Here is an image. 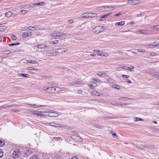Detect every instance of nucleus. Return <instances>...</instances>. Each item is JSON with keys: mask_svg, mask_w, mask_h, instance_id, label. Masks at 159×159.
Instances as JSON below:
<instances>
[{"mask_svg": "<svg viewBox=\"0 0 159 159\" xmlns=\"http://www.w3.org/2000/svg\"><path fill=\"white\" fill-rule=\"evenodd\" d=\"M54 53L53 52H48L47 53V55L48 56H50V55H54Z\"/></svg>", "mask_w": 159, "mask_h": 159, "instance_id": "nucleus-46", "label": "nucleus"}, {"mask_svg": "<svg viewBox=\"0 0 159 159\" xmlns=\"http://www.w3.org/2000/svg\"><path fill=\"white\" fill-rule=\"evenodd\" d=\"M3 156V152H2V150L0 149V158L2 157Z\"/></svg>", "mask_w": 159, "mask_h": 159, "instance_id": "nucleus-44", "label": "nucleus"}, {"mask_svg": "<svg viewBox=\"0 0 159 159\" xmlns=\"http://www.w3.org/2000/svg\"><path fill=\"white\" fill-rule=\"evenodd\" d=\"M97 75L102 77H104L106 76V74L105 73L101 72V71L99 72L97 74Z\"/></svg>", "mask_w": 159, "mask_h": 159, "instance_id": "nucleus-15", "label": "nucleus"}, {"mask_svg": "<svg viewBox=\"0 0 159 159\" xmlns=\"http://www.w3.org/2000/svg\"><path fill=\"white\" fill-rule=\"evenodd\" d=\"M98 15L96 13L89 12V17L93 18L97 16Z\"/></svg>", "mask_w": 159, "mask_h": 159, "instance_id": "nucleus-12", "label": "nucleus"}, {"mask_svg": "<svg viewBox=\"0 0 159 159\" xmlns=\"http://www.w3.org/2000/svg\"><path fill=\"white\" fill-rule=\"evenodd\" d=\"M97 93H98L95 91H94L92 92L91 93V94L92 95H96Z\"/></svg>", "mask_w": 159, "mask_h": 159, "instance_id": "nucleus-49", "label": "nucleus"}, {"mask_svg": "<svg viewBox=\"0 0 159 159\" xmlns=\"http://www.w3.org/2000/svg\"><path fill=\"white\" fill-rule=\"evenodd\" d=\"M134 68V66H132L131 68L128 67H126V68H125V69L129 70L130 71H133Z\"/></svg>", "mask_w": 159, "mask_h": 159, "instance_id": "nucleus-23", "label": "nucleus"}, {"mask_svg": "<svg viewBox=\"0 0 159 159\" xmlns=\"http://www.w3.org/2000/svg\"><path fill=\"white\" fill-rule=\"evenodd\" d=\"M28 70H33L35 71H37L38 70V69H37L33 68L32 67H28L27 68Z\"/></svg>", "mask_w": 159, "mask_h": 159, "instance_id": "nucleus-28", "label": "nucleus"}, {"mask_svg": "<svg viewBox=\"0 0 159 159\" xmlns=\"http://www.w3.org/2000/svg\"><path fill=\"white\" fill-rule=\"evenodd\" d=\"M20 12L22 13H23L24 14H25L27 12V11L23 10L20 11Z\"/></svg>", "mask_w": 159, "mask_h": 159, "instance_id": "nucleus-51", "label": "nucleus"}, {"mask_svg": "<svg viewBox=\"0 0 159 159\" xmlns=\"http://www.w3.org/2000/svg\"><path fill=\"white\" fill-rule=\"evenodd\" d=\"M5 144L4 142L0 140V146H2L4 145Z\"/></svg>", "mask_w": 159, "mask_h": 159, "instance_id": "nucleus-43", "label": "nucleus"}, {"mask_svg": "<svg viewBox=\"0 0 159 159\" xmlns=\"http://www.w3.org/2000/svg\"><path fill=\"white\" fill-rule=\"evenodd\" d=\"M107 81L108 82H110L111 81H112V80L111 79H109L107 80Z\"/></svg>", "mask_w": 159, "mask_h": 159, "instance_id": "nucleus-64", "label": "nucleus"}, {"mask_svg": "<svg viewBox=\"0 0 159 159\" xmlns=\"http://www.w3.org/2000/svg\"><path fill=\"white\" fill-rule=\"evenodd\" d=\"M98 11H102V12L108 11L110 10H107V6H103L100 7L96 9Z\"/></svg>", "mask_w": 159, "mask_h": 159, "instance_id": "nucleus-4", "label": "nucleus"}, {"mask_svg": "<svg viewBox=\"0 0 159 159\" xmlns=\"http://www.w3.org/2000/svg\"><path fill=\"white\" fill-rule=\"evenodd\" d=\"M137 51L140 52H145V50L144 49H137Z\"/></svg>", "mask_w": 159, "mask_h": 159, "instance_id": "nucleus-34", "label": "nucleus"}, {"mask_svg": "<svg viewBox=\"0 0 159 159\" xmlns=\"http://www.w3.org/2000/svg\"><path fill=\"white\" fill-rule=\"evenodd\" d=\"M133 5H135L140 3V1L139 0H132Z\"/></svg>", "mask_w": 159, "mask_h": 159, "instance_id": "nucleus-17", "label": "nucleus"}, {"mask_svg": "<svg viewBox=\"0 0 159 159\" xmlns=\"http://www.w3.org/2000/svg\"><path fill=\"white\" fill-rule=\"evenodd\" d=\"M90 56L95 57L96 55V54H90Z\"/></svg>", "mask_w": 159, "mask_h": 159, "instance_id": "nucleus-62", "label": "nucleus"}, {"mask_svg": "<svg viewBox=\"0 0 159 159\" xmlns=\"http://www.w3.org/2000/svg\"><path fill=\"white\" fill-rule=\"evenodd\" d=\"M44 112H45V111H40V113H36V112H34V111L33 112V114L35 116H42L43 115V113H44Z\"/></svg>", "mask_w": 159, "mask_h": 159, "instance_id": "nucleus-11", "label": "nucleus"}, {"mask_svg": "<svg viewBox=\"0 0 159 159\" xmlns=\"http://www.w3.org/2000/svg\"><path fill=\"white\" fill-rule=\"evenodd\" d=\"M49 43L50 44H57L58 43V41L57 40H55L54 41H49Z\"/></svg>", "mask_w": 159, "mask_h": 159, "instance_id": "nucleus-30", "label": "nucleus"}, {"mask_svg": "<svg viewBox=\"0 0 159 159\" xmlns=\"http://www.w3.org/2000/svg\"><path fill=\"white\" fill-rule=\"evenodd\" d=\"M150 55L153 56H155L157 55V53L154 52H152L151 53Z\"/></svg>", "mask_w": 159, "mask_h": 159, "instance_id": "nucleus-48", "label": "nucleus"}, {"mask_svg": "<svg viewBox=\"0 0 159 159\" xmlns=\"http://www.w3.org/2000/svg\"><path fill=\"white\" fill-rule=\"evenodd\" d=\"M135 119V121H143L144 120L143 119H142L140 118H138L135 117L134 118Z\"/></svg>", "mask_w": 159, "mask_h": 159, "instance_id": "nucleus-29", "label": "nucleus"}, {"mask_svg": "<svg viewBox=\"0 0 159 159\" xmlns=\"http://www.w3.org/2000/svg\"><path fill=\"white\" fill-rule=\"evenodd\" d=\"M116 6H107V10H109V9H111V10H114V9H116Z\"/></svg>", "mask_w": 159, "mask_h": 159, "instance_id": "nucleus-21", "label": "nucleus"}, {"mask_svg": "<svg viewBox=\"0 0 159 159\" xmlns=\"http://www.w3.org/2000/svg\"><path fill=\"white\" fill-rule=\"evenodd\" d=\"M68 49L67 48H61L57 49V52L60 53H62L64 52H68Z\"/></svg>", "mask_w": 159, "mask_h": 159, "instance_id": "nucleus-5", "label": "nucleus"}, {"mask_svg": "<svg viewBox=\"0 0 159 159\" xmlns=\"http://www.w3.org/2000/svg\"><path fill=\"white\" fill-rule=\"evenodd\" d=\"M120 105H121V106H123V105H128L129 104H126V103H120Z\"/></svg>", "mask_w": 159, "mask_h": 159, "instance_id": "nucleus-55", "label": "nucleus"}, {"mask_svg": "<svg viewBox=\"0 0 159 159\" xmlns=\"http://www.w3.org/2000/svg\"><path fill=\"white\" fill-rule=\"evenodd\" d=\"M75 141L79 142H82L83 140L80 137L77 136Z\"/></svg>", "mask_w": 159, "mask_h": 159, "instance_id": "nucleus-25", "label": "nucleus"}, {"mask_svg": "<svg viewBox=\"0 0 159 159\" xmlns=\"http://www.w3.org/2000/svg\"><path fill=\"white\" fill-rule=\"evenodd\" d=\"M73 20H68V21H67V24H70L73 23Z\"/></svg>", "mask_w": 159, "mask_h": 159, "instance_id": "nucleus-41", "label": "nucleus"}, {"mask_svg": "<svg viewBox=\"0 0 159 159\" xmlns=\"http://www.w3.org/2000/svg\"><path fill=\"white\" fill-rule=\"evenodd\" d=\"M131 99V98H128L125 97V98H120L118 99V100L123 101L124 100H127V99Z\"/></svg>", "mask_w": 159, "mask_h": 159, "instance_id": "nucleus-27", "label": "nucleus"}, {"mask_svg": "<svg viewBox=\"0 0 159 159\" xmlns=\"http://www.w3.org/2000/svg\"><path fill=\"white\" fill-rule=\"evenodd\" d=\"M27 104L28 105L31 106L32 107H33L34 108H36L41 107L44 106H42V105H37L36 104H28V103H27V104Z\"/></svg>", "mask_w": 159, "mask_h": 159, "instance_id": "nucleus-10", "label": "nucleus"}, {"mask_svg": "<svg viewBox=\"0 0 159 159\" xmlns=\"http://www.w3.org/2000/svg\"><path fill=\"white\" fill-rule=\"evenodd\" d=\"M27 61L28 62L31 64H37L38 63V62L37 61H34L32 60H28Z\"/></svg>", "mask_w": 159, "mask_h": 159, "instance_id": "nucleus-20", "label": "nucleus"}, {"mask_svg": "<svg viewBox=\"0 0 159 159\" xmlns=\"http://www.w3.org/2000/svg\"><path fill=\"white\" fill-rule=\"evenodd\" d=\"M157 42H154L152 44V46H153V48H154L155 47H157V46H155L157 45Z\"/></svg>", "mask_w": 159, "mask_h": 159, "instance_id": "nucleus-42", "label": "nucleus"}, {"mask_svg": "<svg viewBox=\"0 0 159 159\" xmlns=\"http://www.w3.org/2000/svg\"><path fill=\"white\" fill-rule=\"evenodd\" d=\"M121 14V13H119L117 14H114V16H118L120 15Z\"/></svg>", "mask_w": 159, "mask_h": 159, "instance_id": "nucleus-57", "label": "nucleus"}, {"mask_svg": "<svg viewBox=\"0 0 159 159\" xmlns=\"http://www.w3.org/2000/svg\"><path fill=\"white\" fill-rule=\"evenodd\" d=\"M125 23L124 21H121L118 22H116L115 24V25L116 26H122Z\"/></svg>", "mask_w": 159, "mask_h": 159, "instance_id": "nucleus-13", "label": "nucleus"}, {"mask_svg": "<svg viewBox=\"0 0 159 159\" xmlns=\"http://www.w3.org/2000/svg\"><path fill=\"white\" fill-rule=\"evenodd\" d=\"M104 30L103 26H98L95 27L92 30V32L95 34H98Z\"/></svg>", "mask_w": 159, "mask_h": 159, "instance_id": "nucleus-2", "label": "nucleus"}, {"mask_svg": "<svg viewBox=\"0 0 159 159\" xmlns=\"http://www.w3.org/2000/svg\"><path fill=\"white\" fill-rule=\"evenodd\" d=\"M77 136L76 135H72L71 136V137L72 139L75 140Z\"/></svg>", "mask_w": 159, "mask_h": 159, "instance_id": "nucleus-45", "label": "nucleus"}, {"mask_svg": "<svg viewBox=\"0 0 159 159\" xmlns=\"http://www.w3.org/2000/svg\"><path fill=\"white\" fill-rule=\"evenodd\" d=\"M36 6V4L35 3H34L31 5H29V7H34L35 6Z\"/></svg>", "mask_w": 159, "mask_h": 159, "instance_id": "nucleus-50", "label": "nucleus"}, {"mask_svg": "<svg viewBox=\"0 0 159 159\" xmlns=\"http://www.w3.org/2000/svg\"><path fill=\"white\" fill-rule=\"evenodd\" d=\"M32 34L31 32H25L23 33L22 34V37L23 38H26L28 37L31 36Z\"/></svg>", "mask_w": 159, "mask_h": 159, "instance_id": "nucleus-7", "label": "nucleus"}, {"mask_svg": "<svg viewBox=\"0 0 159 159\" xmlns=\"http://www.w3.org/2000/svg\"><path fill=\"white\" fill-rule=\"evenodd\" d=\"M122 77L123 78H127L129 77V75H122Z\"/></svg>", "mask_w": 159, "mask_h": 159, "instance_id": "nucleus-53", "label": "nucleus"}, {"mask_svg": "<svg viewBox=\"0 0 159 159\" xmlns=\"http://www.w3.org/2000/svg\"><path fill=\"white\" fill-rule=\"evenodd\" d=\"M146 31H147L145 30H140L139 31L140 33H142V34L147 33V32H146Z\"/></svg>", "mask_w": 159, "mask_h": 159, "instance_id": "nucleus-47", "label": "nucleus"}, {"mask_svg": "<svg viewBox=\"0 0 159 159\" xmlns=\"http://www.w3.org/2000/svg\"><path fill=\"white\" fill-rule=\"evenodd\" d=\"M37 47L39 48L42 49L46 47V46L45 45L43 44H40L39 45H38Z\"/></svg>", "mask_w": 159, "mask_h": 159, "instance_id": "nucleus-19", "label": "nucleus"}, {"mask_svg": "<svg viewBox=\"0 0 159 159\" xmlns=\"http://www.w3.org/2000/svg\"><path fill=\"white\" fill-rule=\"evenodd\" d=\"M52 93H58L61 90V89L59 87H52Z\"/></svg>", "mask_w": 159, "mask_h": 159, "instance_id": "nucleus-8", "label": "nucleus"}, {"mask_svg": "<svg viewBox=\"0 0 159 159\" xmlns=\"http://www.w3.org/2000/svg\"><path fill=\"white\" fill-rule=\"evenodd\" d=\"M95 101H98L99 102H102V103H104L105 102V101L103 99H97V100H95Z\"/></svg>", "mask_w": 159, "mask_h": 159, "instance_id": "nucleus-36", "label": "nucleus"}, {"mask_svg": "<svg viewBox=\"0 0 159 159\" xmlns=\"http://www.w3.org/2000/svg\"><path fill=\"white\" fill-rule=\"evenodd\" d=\"M11 38L13 40H16L17 39L16 37L13 35H11Z\"/></svg>", "mask_w": 159, "mask_h": 159, "instance_id": "nucleus-38", "label": "nucleus"}, {"mask_svg": "<svg viewBox=\"0 0 159 159\" xmlns=\"http://www.w3.org/2000/svg\"><path fill=\"white\" fill-rule=\"evenodd\" d=\"M12 14V13L10 11H8L5 14V16L7 17H9L11 16Z\"/></svg>", "mask_w": 159, "mask_h": 159, "instance_id": "nucleus-18", "label": "nucleus"}, {"mask_svg": "<svg viewBox=\"0 0 159 159\" xmlns=\"http://www.w3.org/2000/svg\"><path fill=\"white\" fill-rule=\"evenodd\" d=\"M11 53V52L9 50H7L5 51H4L3 52V53L5 54H9Z\"/></svg>", "mask_w": 159, "mask_h": 159, "instance_id": "nucleus-33", "label": "nucleus"}, {"mask_svg": "<svg viewBox=\"0 0 159 159\" xmlns=\"http://www.w3.org/2000/svg\"><path fill=\"white\" fill-rule=\"evenodd\" d=\"M53 139H54L55 140H56L57 141H58L60 138V137H53Z\"/></svg>", "mask_w": 159, "mask_h": 159, "instance_id": "nucleus-52", "label": "nucleus"}, {"mask_svg": "<svg viewBox=\"0 0 159 159\" xmlns=\"http://www.w3.org/2000/svg\"><path fill=\"white\" fill-rule=\"evenodd\" d=\"M52 87H47L46 92L49 93H52Z\"/></svg>", "mask_w": 159, "mask_h": 159, "instance_id": "nucleus-22", "label": "nucleus"}, {"mask_svg": "<svg viewBox=\"0 0 159 159\" xmlns=\"http://www.w3.org/2000/svg\"><path fill=\"white\" fill-rule=\"evenodd\" d=\"M20 76L24 77H28L29 75L26 74H21L20 75Z\"/></svg>", "mask_w": 159, "mask_h": 159, "instance_id": "nucleus-32", "label": "nucleus"}, {"mask_svg": "<svg viewBox=\"0 0 159 159\" xmlns=\"http://www.w3.org/2000/svg\"><path fill=\"white\" fill-rule=\"evenodd\" d=\"M82 18H87L89 17V12L85 13L81 16Z\"/></svg>", "mask_w": 159, "mask_h": 159, "instance_id": "nucleus-9", "label": "nucleus"}, {"mask_svg": "<svg viewBox=\"0 0 159 159\" xmlns=\"http://www.w3.org/2000/svg\"><path fill=\"white\" fill-rule=\"evenodd\" d=\"M111 134L113 135H115V136L116 135V134L114 132H112Z\"/></svg>", "mask_w": 159, "mask_h": 159, "instance_id": "nucleus-59", "label": "nucleus"}, {"mask_svg": "<svg viewBox=\"0 0 159 159\" xmlns=\"http://www.w3.org/2000/svg\"><path fill=\"white\" fill-rule=\"evenodd\" d=\"M20 44L19 43H11L8 44V45L10 46H13L15 45H17Z\"/></svg>", "mask_w": 159, "mask_h": 159, "instance_id": "nucleus-35", "label": "nucleus"}, {"mask_svg": "<svg viewBox=\"0 0 159 159\" xmlns=\"http://www.w3.org/2000/svg\"><path fill=\"white\" fill-rule=\"evenodd\" d=\"M152 44H149L148 45H145V47L146 48H153V46H152Z\"/></svg>", "mask_w": 159, "mask_h": 159, "instance_id": "nucleus-37", "label": "nucleus"}, {"mask_svg": "<svg viewBox=\"0 0 159 159\" xmlns=\"http://www.w3.org/2000/svg\"><path fill=\"white\" fill-rule=\"evenodd\" d=\"M82 91L81 90H79L78 91V92L79 93H82Z\"/></svg>", "mask_w": 159, "mask_h": 159, "instance_id": "nucleus-60", "label": "nucleus"}, {"mask_svg": "<svg viewBox=\"0 0 159 159\" xmlns=\"http://www.w3.org/2000/svg\"><path fill=\"white\" fill-rule=\"evenodd\" d=\"M44 112L50 113V114H49V115L50 116L52 117H57L59 116V114L58 113L55 111H51L50 112L48 111H45Z\"/></svg>", "mask_w": 159, "mask_h": 159, "instance_id": "nucleus-3", "label": "nucleus"}, {"mask_svg": "<svg viewBox=\"0 0 159 159\" xmlns=\"http://www.w3.org/2000/svg\"><path fill=\"white\" fill-rule=\"evenodd\" d=\"M112 87L113 88H114L115 89H120V87L118 85L115 84L113 85Z\"/></svg>", "mask_w": 159, "mask_h": 159, "instance_id": "nucleus-31", "label": "nucleus"}, {"mask_svg": "<svg viewBox=\"0 0 159 159\" xmlns=\"http://www.w3.org/2000/svg\"><path fill=\"white\" fill-rule=\"evenodd\" d=\"M6 29V27L4 26H0V31H4Z\"/></svg>", "mask_w": 159, "mask_h": 159, "instance_id": "nucleus-24", "label": "nucleus"}, {"mask_svg": "<svg viewBox=\"0 0 159 159\" xmlns=\"http://www.w3.org/2000/svg\"><path fill=\"white\" fill-rule=\"evenodd\" d=\"M112 14L111 13H108L102 16L101 17H100V18H104L107 17L108 16Z\"/></svg>", "mask_w": 159, "mask_h": 159, "instance_id": "nucleus-16", "label": "nucleus"}, {"mask_svg": "<svg viewBox=\"0 0 159 159\" xmlns=\"http://www.w3.org/2000/svg\"><path fill=\"white\" fill-rule=\"evenodd\" d=\"M20 153L18 150H16L13 152L12 154V157L13 158H16L18 157Z\"/></svg>", "mask_w": 159, "mask_h": 159, "instance_id": "nucleus-6", "label": "nucleus"}, {"mask_svg": "<svg viewBox=\"0 0 159 159\" xmlns=\"http://www.w3.org/2000/svg\"><path fill=\"white\" fill-rule=\"evenodd\" d=\"M127 3L129 4L130 5H133V1L132 0H128Z\"/></svg>", "mask_w": 159, "mask_h": 159, "instance_id": "nucleus-39", "label": "nucleus"}, {"mask_svg": "<svg viewBox=\"0 0 159 159\" xmlns=\"http://www.w3.org/2000/svg\"><path fill=\"white\" fill-rule=\"evenodd\" d=\"M30 28H34V29L35 30H38L40 29V28L39 27H36V26H29L27 27L28 29H29V30H32V29H30Z\"/></svg>", "mask_w": 159, "mask_h": 159, "instance_id": "nucleus-14", "label": "nucleus"}, {"mask_svg": "<svg viewBox=\"0 0 159 159\" xmlns=\"http://www.w3.org/2000/svg\"><path fill=\"white\" fill-rule=\"evenodd\" d=\"M89 86L92 89H93V85L92 84H89Z\"/></svg>", "mask_w": 159, "mask_h": 159, "instance_id": "nucleus-63", "label": "nucleus"}, {"mask_svg": "<svg viewBox=\"0 0 159 159\" xmlns=\"http://www.w3.org/2000/svg\"><path fill=\"white\" fill-rule=\"evenodd\" d=\"M50 35L54 38L56 39L58 37L64 38L66 37L67 35L66 34L62 32H54L52 33Z\"/></svg>", "mask_w": 159, "mask_h": 159, "instance_id": "nucleus-1", "label": "nucleus"}, {"mask_svg": "<svg viewBox=\"0 0 159 159\" xmlns=\"http://www.w3.org/2000/svg\"><path fill=\"white\" fill-rule=\"evenodd\" d=\"M101 51H97V54L98 55L101 56Z\"/></svg>", "mask_w": 159, "mask_h": 159, "instance_id": "nucleus-54", "label": "nucleus"}, {"mask_svg": "<svg viewBox=\"0 0 159 159\" xmlns=\"http://www.w3.org/2000/svg\"><path fill=\"white\" fill-rule=\"evenodd\" d=\"M158 73H152L151 74V75L153 76H154L156 78H158Z\"/></svg>", "mask_w": 159, "mask_h": 159, "instance_id": "nucleus-26", "label": "nucleus"}, {"mask_svg": "<svg viewBox=\"0 0 159 159\" xmlns=\"http://www.w3.org/2000/svg\"><path fill=\"white\" fill-rule=\"evenodd\" d=\"M134 21H132L129 22V24L130 25H132L134 24Z\"/></svg>", "mask_w": 159, "mask_h": 159, "instance_id": "nucleus-61", "label": "nucleus"}, {"mask_svg": "<svg viewBox=\"0 0 159 159\" xmlns=\"http://www.w3.org/2000/svg\"><path fill=\"white\" fill-rule=\"evenodd\" d=\"M47 89V88H46V87H43L42 88V89L43 90L45 91H46Z\"/></svg>", "mask_w": 159, "mask_h": 159, "instance_id": "nucleus-56", "label": "nucleus"}, {"mask_svg": "<svg viewBox=\"0 0 159 159\" xmlns=\"http://www.w3.org/2000/svg\"><path fill=\"white\" fill-rule=\"evenodd\" d=\"M71 159H78V157L76 156H74L72 157Z\"/></svg>", "mask_w": 159, "mask_h": 159, "instance_id": "nucleus-58", "label": "nucleus"}, {"mask_svg": "<svg viewBox=\"0 0 159 159\" xmlns=\"http://www.w3.org/2000/svg\"><path fill=\"white\" fill-rule=\"evenodd\" d=\"M153 28H154L155 30H156L159 29V25H154L153 26Z\"/></svg>", "mask_w": 159, "mask_h": 159, "instance_id": "nucleus-40", "label": "nucleus"}]
</instances>
